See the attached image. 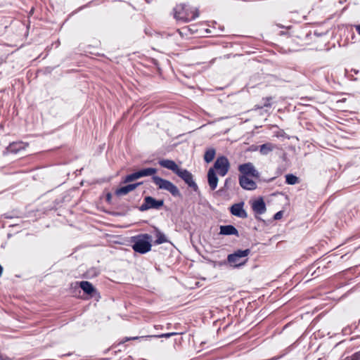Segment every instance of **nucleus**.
<instances>
[{
    "instance_id": "nucleus-1",
    "label": "nucleus",
    "mask_w": 360,
    "mask_h": 360,
    "mask_svg": "<svg viewBox=\"0 0 360 360\" xmlns=\"http://www.w3.org/2000/svg\"><path fill=\"white\" fill-rule=\"evenodd\" d=\"M174 18L177 20L188 22L195 20L199 16V11L196 8L191 7L186 4H180L174 8Z\"/></svg>"
},
{
    "instance_id": "nucleus-2",
    "label": "nucleus",
    "mask_w": 360,
    "mask_h": 360,
    "mask_svg": "<svg viewBox=\"0 0 360 360\" xmlns=\"http://www.w3.org/2000/svg\"><path fill=\"white\" fill-rule=\"evenodd\" d=\"M151 236L147 233L139 235L134 238L132 248L138 253L145 254L151 250Z\"/></svg>"
},
{
    "instance_id": "nucleus-3",
    "label": "nucleus",
    "mask_w": 360,
    "mask_h": 360,
    "mask_svg": "<svg viewBox=\"0 0 360 360\" xmlns=\"http://www.w3.org/2000/svg\"><path fill=\"white\" fill-rule=\"evenodd\" d=\"M250 253V249L238 250L227 257V262L234 268L244 265L248 261L247 257Z\"/></svg>"
},
{
    "instance_id": "nucleus-4",
    "label": "nucleus",
    "mask_w": 360,
    "mask_h": 360,
    "mask_svg": "<svg viewBox=\"0 0 360 360\" xmlns=\"http://www.w3.org/2000/svg\"><path fill=\"white\" fill-rule=\"evenodd\" d=\"M152 180L153 183L158 186V189L165 190L169 191L174 197H180L181 193L173 183L169 180L162 179L158 176H153Z\"/></svg>"
},
{
    "instance_id": "nucleus-5",
    "label": "nucleus",
    "mask_w": 360,
    "mask_h": 360,
    "mask_svg": "<svg viewBox=\"0 0 360 360\" xmlns=\"http://www.w3.org/2000/svg\"><path fill=\"white\" fill-rule=\"evenodd\" d=\"M221 176H224L230 169V162L226 156H219L214 162L213 168Z\"/></svg>"
},
{
    "instance_id": "nucleus-6",
    "label": "nucleus",
    "mask_w": 360,
    "mask_h": 360,
    "mask_svg": "<svg viewBox=\"0 0 360 360\" xmlns=\"http://www.w3.org/2000/svg\"><path fill=\"white\" fill-rule=\"evenodd\" d=\"M164 205L162 200H156L151 196L144 198L143 204L139 207V210L144 212L150 209L159 210Z\"/></svg>"
},
{
    "instance_id": "nucleus-7",
    "label": "nucleus",
    "mask_w": 360,
    "mask_h": 360,
    "mask_svg": "<svg viewBox=\"0 0 360 360\" xmlns=\"http://www.w3.org/2000/svg\"><path fill=\"white\" fill-rule=\"evenodd\" d=\"M176 174L184 180L188 186L193 188L194 191L198 190V185L193 180V174L189 171L186 169L179 168Z\"/></svg>"
},
{
    "instance_id": "nucleus-8",
    "label": "nucleus",
    "mask_w": 360,
    "mask_h": 360,
    "mask_svg": "<svg viewBox=\"0 0 360 360\" xmlns=\"http://www.w3.org/2000/svg\"><path fill=\"white\" fill-rule=\"evenodd\" d=\"M238 171L241 174L240 176H252L258 179L260 176L259 172L255 169L252 162H246L238 166Z\"/></svg>"
},
{
    "instance_id": "nucleus-9",
    "label": "nucleus",
    "mask_w": 360,
    "mask_h": 360,
    "mask_svg": "<svg viewBox=\"0 0 360 360\" xmlns=\"http://www.w3.org/2000/svg\"><path fill=\"white\" fill-rule=\"evenodd\" d=\"M27 146L28 143L22 141L11 143L3 151V155L6 156L10 153L17 154L21 150H25Z\"/></svg>"
},
{
    "instance_id": "nucleus-10",
    "label": "nucleus",
    "mask_w": 360,
    "mask_h": 360,
    "mask_svg": "<svg viewBox=\"0 0 360 360\" xmlns=\"http://www.w3.org/2000/svg\"><path fill=\"white\" fill-rule=\"evenodd\" d=\"M244 207V202H240L238 203H235L232 205L230 208V212L232 215L242 218L245 219L248 217V214L246 211L243 208Z\"/></svg>"
},
{
    "instance_id": "nucleus-11",
    "label": "nucleus",
    "mask_w": 360,
    "mask_h": 360,
    "mask_svg": "<svg viewBox=\"0 0 360 360\" xmlns=\"http://www.w3.org/2000/svg\"><path fill=\"white\" fill-rule=\"evenodd\" d=\"M177 333H162L161 335H147V336H134V337H129V338H125L124 340L122 341L121 343L125 342L129 340H148L150 338H170L173 335H177Z\"/></svg>"
},
{
    "instance_id": "nucleus-12",
    "label": "nucleus",
    "mask_w": 360,
    "mask_h": 360,
    "mask_svg": "<svg viewBox=\"0 0 360 360\" xmlns=\"http://www.w3.org/2000/svg\"><path fill=\"white\" fill-rule=\"evenodd\" d=\"M240 186L245 190H255L257 188V184L248 176H239Z\"/></svg>"
},
{
    "instance_id": "nucleus-13",
    "label": "nucleus",
    "mask_w": 360,
    "mask_h": 360,
    "mask_svg": "<svg viewBox=\"0 0 360 360\" xmlns=\"http://www.w3.org/2000/svg\"><path fill=\"white\" fill-rule=\"evenodd\" d=\"M277 148V146L270 142L265 143L262 145L256 146L253 150H259V153L262 155H267L271 152Z\"/></svg>"
},
{
    "instance_id": "nucleus-14",
    "label": "nucleus",
    "mask_w": 360,
    "mask_h": 360,
    "mask_svg": "<svg viewBox=\"0 0 360 360\" xmlns=\"http://www.w3.org/2000/svg\"><path fill=\"white\" fill-rule=\"evenodd\" d=\"M141 184H142L141 182H139V183L128 184L127 186L120 187L115 190V195H117L118 197L125 195L127 193H129V192L136 189Z\"/></svg>"
},
{
    "instance_id": "nucleus-15",
    "label": "nucleus",
    "mask_w": 360,
    "mask_h": 360,
    "mask_svg": "<svg viewBox=\"0 0 360 360\" xmlns=\"http://www.w3.org/2000/svg\"><path fill=\"white\" fill-rule=\"evenodd\" d=\"M208 184L212 191H214L217 187L218 177L216 172L212 168H210L207 172Z\"/></svg>"
},
{
    "instance_id": "nucleus-16",
    "label": "nucleus",
    "mask_w": 360,
    "mask_h": 360,
    "mask_svg": "<svg viewBox=\"0 0 360 360\" xmlns=\"http://www.w3.org/2000/svg\"><path fill=\"white\" fill-rule=\"evenodd\" d=\"M252 210L256 214H262L266 210L265 202L262 198L255 200L252 203Z\"/></svg>"
},
{
    "instance_id": "nucleus-17",
    "label": "nucleus",
    "mask_w": 360,
    "mask_h": 360,
    "mask_svg": "<svg viewBox=\"0 0 360 360\" xmlns=\"http://www.w3.org/2000/svg\"><path fill=\"white\" fill-rule=\"evenodd\" d=\"M219 234L224 236L234 235L237 237L239 236L238 231L233 225L221 226Z\"/></svg>"
},
{
    "instance_id": "nucleus-18",
    "label": "nucleus",
    "mask_w": 360,
    "mask_h": 360,
    "mask_svg": "<svg viewBox=\"0 0 360 360\" xmlns=\"http://www.w3.org/2000/svg\"><path fill=\"white\" fill-rule=\"evenodd\" d=\"M159 164L161 167L164 168H167L172 171L174 174L179 170L180 168L174 161L167 159H163L159 161Z\"/></svg>"
},
{
    "instance_id": "nucleus-19",
    "label": "nucleus",
    "mask_w": 360,
    "mask_h": 360,
    "mask_svg": "<svg viewBox=\"0 0 360 360\" xmlns=\"http://www.w3.org/2000/svg\"><path fill=\"white\" fill-rule=\"evenodd\" d=\"M79 287L86 294L90 295L96 290L93 285L89 281H81L79 283Z\"/></svg>"
},
{
    "instance_id": "nucleus-20",
    "label": "nucleus",
    "mask_w": 360,
    "mask_h": 360,
    "mask_svg": "<svg viewBox=\"0 0 360 360\" xmlns=\"http://www.w3.org/2000/svg\"><path fill=\"white\" fill-rule=\"evenodd\" d=\"M216 155V150L214 148H208L204 154V160L207 163L211 162Z\"/></svg>"
},
{
    "instance_id": "nucleus-21",
    "label": "nucleus",
    "mask_w": 360,
    "mask_h": 360,
    "mask_svg": "<svg viewBox=\"0 0 360 360\" xmlns=\"http://www.w3.org/2000/svg\"><path fill=\"white\" fill-rule=\"evenodd\" d=\"M138 172L140 178H141L144 176H155L154 174L157 173L158 169L153 167H148L139 169Z\"/></svg>"
},
{
    "instance_id": "nucleus-22",
    "label": "nucleus",
    "mask_w": 360,
    "mask_h": 360,
    "mask_svg": "<svg viewBox=\"0 0 360 360\" xmlns=\"http://www.w3.org/2000/svg\"><path fill=\"white\" fill-rule=\"evenodd\" d=\"M155 237L156 240L155 241V243L157 245H160L167 242V239L165 235L163 233H162L159 229L155 230Z\"/></svg>"
},
{
    "instance_id": "nucleus-23",
    "label": "nucleus",
    "mask_w": 360,
    "mask_h": 360,
    "mask_svg": "<svg viewBox=\"0 0 360 360\" xmlns=\"http://www.w3.org/2000/svg\"><path fill=\"white\" fill-rule=\"evenodd\" d=\"M138 179H140L139 172H135L132 174L127 175L124 179H123V183L127 184L129 182H131L133 181H135Z\"/></svg>"
},
{
    "instance_id": "nucleus-24",
    "label": "nucleus",
    "mask_w": 360,
    "mask_h": 360,
    "mask_svg": "<svg viewBox=\"0 0 360 360\" xmlns=\"http://www.w3.org/2000/svg\"><path fill=\"white\" fill-rule=\"evenodd\" d=\"M285 182L289 185H295L298 183V178L292 174H289L285 175Z\"/></svg>"
},
{
    "instance_id": "nucleus-25",
    "label": "nucleus",
    "mask_w": 360,
    "mask_h": 360,
    "mask_svg": "<svg viewBox=\"0 0 360 360\" xmlns=\"http://www.w3.org/2000/svg\"><path fill=\"white\" fill-rule=\"evenodd\" d=\"M272 101H273V98L272 97H266V98H264L262 99V103L260 105H258L257 108H268V107H271V105H272Z\"/></svg>"
},
{
    "instance_id": "nucleus-26",
    "label": "nucleus",
    "mask_w": 360,
    "mask_h": 360,
    "mask_svg": "<svg viewBox=\"0 0 360 360\" xmlns=\"http://www.w3.org/2000/svg\"><path fill=\"white\" fill-rule=\"evenodd\" d=\"M282 217H283V212L279 211L274 214V219L276 220H278V219H281Z\"/></svg>"
},
{
    "instance_id": "nucleus-27",
    "label": "nucleus",
    "mask_w": 360,
    "mask_h": 360,
    "mask_svg": "<svg viewBox=\"0 0 360 360\" xmlns=\"http://www.w3.org/2000/svg\"><path fill=\"white\" fill-rule=\"evenodd\" d=\"M354 27H355L356 31L360 35V25H356Z\"/></svg>"
},
{
    "instance_id": "nucleus-28",
    "label": "nucleus",
    "mask_w": 360,
    "mask_h": 360,
    "mask_svg": "<svg viewBox=\"0 0 360 360\" xmlns=\"http://www.w3.org/2000/svg\"><path fill=\"white\" fill-rule=\"evenodd\" d=\"M223 89H224L223 87H219V88L217 89V90H223Z\"/></svg>"
},
{
    "instance_id": "nucleus-29",
    "label": "nucleus",
    "mask_w": 360,
    "mask_h": 360,
    "mask_svg": "<svg viewBox=\"0 0 360 360\" xmlns=\"http://www.w3.org/2000/svg\"><path fill=\"white\" fill-rule=\"evenodd\" d=\"M354 72L355 74H357L359 72V70H354Z\"/></svg>"
},
{
    "instance_id": "nucleus-30",
    "label": "nucleus",
    "mask_w": 360,
    "mask_h": 360,
    "mask_svg": "<svg viewBox=\"0 0 360 360\" xmlns=\"http://www.w3.org/2000/svg\"><path fill=\"white\" fill-rule=\"evenodd\" d=\"M107 198H108V199L110 198V194H108Z\"/></svg>"
},
{
    "instance_id": "nucleus-31",
    "label": "nucleus",
    "mask_w": 360,
    "mask_h": 360,
    "mask_svg": "<svg viewBox=\"0 0 360 360\" xmlns=\"http://www.w3.org/2000/svg\"><path fill=\"white\" fill-rule=\"evenodd\" d=\"M223 264H226V262H220L219 264L221 265Z\"/></svg>"
},
{
    "instance_id": "nucleus-32",
    "label": "nucleus",
    "mask_w": 360,
    "mask_h": 360,
    "mask_svg": "<svg viewBox=\"0 0 360 360\" xmlns=\"http://www.w3.org/2000/svg\"><path fill=\"white\" fill-rule=\"evenodd\" d=\"M342 343H343V342H339L338 344H337V345H336V346H338V345H341Z\"/></svg>"
},
{
    "instance_id": "nucleus-33",
    "label": "nucleus",
    "mask_w": 360,
    "mask_h": 360,
    "mask_svg": "<svg viewBox=\"0 0 360 360\" xmlns=\"http://www.w3.org/2000/svg\"><path fill=\"white\" fill-rule=\"evenodd\" d=\"M351 350H349V349H347L346 352H349Z\"/></svg>"
}]
</instances>
